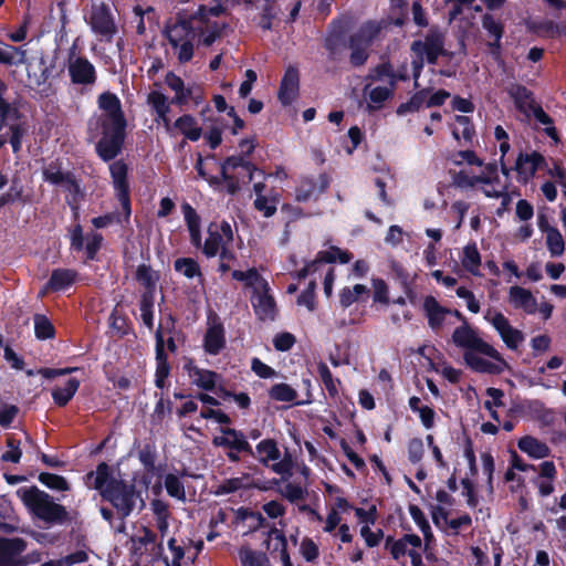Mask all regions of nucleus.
Masks as SVG:
<instances>
[{
    "instance_id": "nucleus-32",
    "label": "nucleus",
    "mask_w": 566,
    "mask_h": 566,
    "mask_svg": "<svg viewBox=\"0 0 566 566\" xmlns=\"http://www.w3.org/2000/svg\"><path fill=\"white\" fill-rule=\"evenodd\" d=\"M185 367L192 384L202 389H212L219 379V376L216 373L207 369H200L191 363L187 364Z\"/></svg>"
},
{
    "instance_id": "nucleus-22",
    "label": "nucleus",
    "mask_w": 566,
    "mask_h": 566,
    "mask_svg": "<svg viewBox=\"0 0 566 566\" xmlns=\"http://www.w3.org/2000/svg\"><path fill=\"white\" fill-rule=\"evenodd\" d=\"M452 342L455 346L470 352L475 350L481 345L483 346L485 340L479 336L475 329L468 324H463L453 331Z\"/></svg>"
},
{
    "instance_id": "nucleus-9",
    "label": "nucleus",
    "mask_w": 566,
    "mask_h": 566,
    "mask_svg": "<svg viewBox=\"0 0 566 566\" xmlns=\"http://www.w3.org/2000/svg\"><path fill=\"white\" fill-rule=\"evenodd\" d=\"M233 241V231L230 223L222 221L220 223H211L208 228V237L202 245V252L208 258L220 254L221 258L227 255V248Z\"/></svg>"
},
{
    "instance_id": "nucleus-47",
    "label": "nucleus",
    "mask_w": 566,
    "mask_h": 566,
    "mask_svg": "<svg viewBox=\"0 0 566 566\" xmlns=\"http://www.w3.org/2000/svg\"><path fill=\"white\" fill-rule=\"evenodd\" d=\"M6 90V85L0 81V117L2 123L8 126L17 122L18 109L3 98Z\"/></svg>"
},
{
    "instance_id": "nucleus-59",
    "label": "nucleus",
    "mask_w": 566,
    "mask_h": 566,
    "mask_svg": "<svg viewBox=\"0 0 566 566\" xmlns=\"http://www.w3.org/2000/svg\"><path fill=\"white\" fill-rule=\"evenodd\" d=\"M270 396L277 401H292L296 397V392L286 384H279L272 387Z\"/></svg>"
},
{
    "instance_id": "nucleus-53",
    "label": "nucleus",
    "mask_w": 566,
    "mask_h": 566,
    "mask_svg": "<svg viewBox=\"0 0 566 566\" xmlns=\"http://www.w3.org/2000/svg\"><path fill=\"white\" fill-rule=\"evenodd\" d=\"M153 307H154V295L143 294V297L140 301V317H142L143 323L149 329H151L154 326Z\"/></svg>"
},
{
    "instance_id": "nucleus-58",
    "label": "nucleus",
    "mask_w": 566,
    "mask_h": 566,
    "mask_svg": "<svg viewBox=\"0 0 566 566\" xmlns=\"http://www.w3.org/2000/svg\"><path fill=\"white\" fill-rule=\"evenodd\" d=\"M20 542L0 539V566H8L11 560V554L13 551H19Z\"/></svg>"
},
{
    "instance_id": "nucleus-31",
    "label": "nucleus",
    "mask_w": 566,
    "mask_h": 566,
    "mask_svg": "<svg viewBox=\"0 0 566 566\" xmlns=\"http://www.w3.org/2000/svg\"><path fill=\"white\" fill-rule=\"evenodd\" d=\"M133 547L136 553L143 555L149 553L151 556H158L163 554V547L155 543V535L144 528L140 535L132 538Z\"/></svg>"
},
{
    "instance_id": "nucleus-62",
    "label": "nucleus",
    "mask_w": 566,
    "mask_h": 566,
    "mask_svg": "<svg viewBox=\"0 0 566 566\" xmlns=\"http://www.w3.org/2000/svg\"><path fill=\"white\" fill-rule=\"evenodd\" d=\"M315 281H310L308 286L297 297V304L305 306L310 312L315 308Z\"/></svg>"
},
{
    "instance_id": "nucleus-15",
    "label": "nucleus",
    "mask_w": 566,
    "mask_h": 566,
    "mask_svg": "<svg viewBox=\"0 0 566 566\" xmlns=\"http://www.w3.org/2000/svg\"><path fill=\"white\" fill-rule=\"evenodd\" d=\"M544 164V157L536 151L520 154L514 166L517 180L526 184Z\"/></svg>"
},
{
    "instance_id": "nucleus-5",
    "label": "nucleus",
    "mask_w": 566,
    "mask_h": 566,
    "mask_svg": "<svg viewBox=\"0 0 566 566\" xmlns=\"http://www.w3.org/2000/svg\"><path fill=\"white\" fill-rule=\"evenodd\" d=\"M463 360L471 370L481 374L500 375L510 368L502 354L488 342L483 347L464 352Z\"/></svg>"
},
{
    "instance_id": "nucleus-2",
    "label": "nucleus",
    "mask_w": 566,
    "mask_h": 566,
    "mask_svg": "<svg viewBox=\"0 0 566 566\" xmlns=\"http://www.w3.org/2000/svg\"><path fill=\"white\" fill-rule=\"evenodd\" d=\"M99 115L90 123V130L101 134L96 149L101 158L111 160L117 156L124 139L125 118L120 102L115 94L103 93L98 97Z\"/></svg>"
},
{
    "instance_id": "nucleus-38",
    "label": "nucleus",
    "mask_w": 566,
    "mask_h": 566,
    "mask_svg": "<svg viewBox=\"0 0 566 566\" xmlns=\"http://www.w3.org/2000/svg\"><path fill=\"white\" fill-rule=\"evenodd\" d=\"M371 82L386 86L396 87L398 80H403V75H397L392 66L388 63L378 65L370 75Z\"/></svg>"
},
{
    "instance_id": "nucleus-56",
    "label": "nucleus",
    "mask_w": 566,
    "mask_h": 566,
    "mask_svg": "<svg viewBox=\"0 0 566 566\" xmlns=\"http://www.w3.org/2000/svg\"><path fill=\"white\" fill-rule=\"evenodd\" d=\"M482 27L489 32L490 35L494 38L495 46H499L500 40L503 34V27L500 22L495 21L494 18L490 14H485L482 18Z\"/></svg>"
},
{
    "instance_id": "nucleus-21",
    "label": "nucleus",
    "mask_w": 566,
    "mask_h": 566,
    "mask_svg": "<svg viewBox=\"0 0 566 566\" xmlns=\"http://www.w3.org/2000/svg\"><path fill=\"white\" fill-rule=\"evenodd\" d=\"M212 442L217 447H227L238 452L251 450L243 433L230 428L221 429L220 433L213 437Z\"/></svg>"
},
{
    "instance_id": "nucleus-13",
    "label": "nucleus",
    "mask_w": 566,
    "mask_h": 566,
    "mask_svg": "<svg viewBox=\"0 0 566 566\" xmlns=\"http://www.w3.org/2000/svg\"><path fill=\"white\" fill-rule=\"evenodd\" d=\"M423 310L428 318V324L434 332H439L447 325L451 324L452 316L458 318L461 317L458 311L452 312L441 306L432 296H427L424 298Z\"/></svg>"
},
{
    "instance_id": "nucleus-27",
    "label": "nucleus",
    "mask_w": 566,
    "mask_h": 566,
    "mask_svg": "<svg viewBox=\"0 0 566 566\" xmlns=\"http://www.w3.org/2000/svg\"><path fill=\"white\" fill-rule=\"evenodd\" d=\"M298 95V74L296 70L289 69L281 83L279 98L284 105L293 103Z\"/></svg>"
},
{
    "instance_id": "nucleus-42",
    "label": "nucleus",
    "mask_w": 566,
    "mask_h": 566,
    "mask_svg": "<svg viewBox=\"0 0 566 566\" xmlns=\"http://www.w3.org/2000/svg\"><path fill=\"white\" fill-rule=\"evenodd\" d=\"M43 175L44 179L52 185L65 188H69L74 185L73 177L67 172H63L61 168L55 165H50L49 167H46L44 169Z\"/></svg>"
},
{
    "instance_id": "nucleus-23",
    "label": "nucleus",
    "mask_w": 566,
    "mask_h": 566,
    "mask_svg": "<svg viewBox=\"0 0 566 566\" xmlns=\"http://www.w3.org/2000/svg\"><path fill=\"white\" fill-rule=\"evenodd\" d=\"M77 279L75 271L70 269H56L52 272L49 282L41 290L40 296L45 295L48 292H61L69 289Z\"/></svg>"
},
{
    "instance_id": "nucleus-17",
    "label": "nucleus",
    "mask_w": 566,
    "mask_h": 566,
    "mask_svg": "<svg viewBox=\"0 0 566 566\" xmlns=\"http://www.w3.org/2000/svg\"><path fill=\"white\" fill-rule=\"evenodd\" d=\"M395 88L377 83H369L364 88V97L367 109L370 112L380 109L386 101L391 98Z\"/></svg>"
},
{
    "instance_id": "nucleus-29",
    "label": "nucleus",
    "mask_w": 566,
    "mask_h": 566,
    "mask_svg": "<svg viewBox=\"0 0 566 566\" xmlns=\"http://www.w3.org/2000/svg\"><path fill=\"white\" fill-rule=\"evenodd\" d=\"M185 222L187 224L191 243L199 248L201 247V220L196 210L189 205L184 203L181 206Z\"/></svg>"
},
{
    "instance_id": "nucleus-10",
    "label": "nucleus",
    "mask_w": 566,
    "mask_h": 566,
    "mask_svg": "<svg viewBox=\"0 0 566 566\" xmlns=\"http://www.w3.org/2000/svg\"><path fill=\"white\" fill-rule=\"evenodd\" d=\"M255 457L281 476L291 474L292 462L287 457L281 459V452L275 441L271 439L262 440L255 448Z\"/></svg>"
},
{
    "instance_id": "nucleus-54",
    "label": "nucleus",
    "mask_w": 566,
    "mask_h": 566,
    "mask_svg": "<svg viewBox=\"0 0 566 566\" xmlns=\"http://www.w3.org/2000/svg\"><path fill=\"white\" fill-rule=\"evenodd\" d=\"M482 471L486 478V491L489 495L493 494V472H494V459L489 452L481 454Z\"/></svg>"
},
{
    "instance_id": "nucleus-51",
    "label": "nucleus",
    "mask_w": 566,
    "mask_h": 566,
    "mask_svg": "<svg viewBox=\"0 0 566 566\" xmlns=\"http://www.w3.org/2000/svg\"><path fill=\"white\" fill-rule=\"evenodd\" d=\"M546 245L553 256H559L564 253V239L557 229L548 231L546 234Z\"/></svg>"
},
{
    "instance_id": "nucleus-19",
    "label": "nucleus",
    "mask_w": 566,
    "mask_h": 566,
    "mask_svg": "<svg viewBox=\"0 0 566 566\" xmlns=\"http://www.w3.org/2000/svg\"><path fill=\"white\" fill-rule=\"evenodd\" d=\"M91 27L95 33L106 39H111L116 32L111 13L104 4L95 6L93 8L91 15Z\"/></svg>"
},
{
    "instance_id": "nucleus-52",
    "label": "nucleus",
    "mask_w": 566,
    "mask_h": 566,
    "mask_svg": "<svg viewBox=\"0 0 566 566\" xmlns=\"http://www.w3.org/2000/svg\"><path fill=\"white\" fill-rule=\"evenodd\" d=\"M276 197L258 196L254 200V208L269 218L276 212Z\"/></svg>"
},
{
    "instance_id": "nucleus-4",
    "label": "nucleus",
    "mask_w": 566,
    "mask_h": 566,
    "mask_svg": "<svg viewBox=\"0 0 566 566\" xmlns=\"http://www.w3.org/2000/svg\"><path fill=\"white\" fill-rule=\"evenodd\" d=\"M352 255L337 247H331L327 250L321 251L316 260L308 263L304 269L298 272V277L315 276L316 272L324 274L323 287L327 297L333 294V284L335 280L334 268L331 265L333 262L348 263Z\"/></svg>"
},
{
    "instance_id": "nucleus-6",
    "label": "nucleus",
    "mask_w": 566,
    "mask_h": 566,
    "mask_svg": "<svg viewBox=\"0 0 566 566\" xmlns=\"http://www.w3.org/2000/svg\"><path fill=\"white\" fill-rule=\"evenodd\" d=\"M386 27V21H368L350 36V62L354 65H361L366 62L369 46L379 39Z\"/></svg>"
},
{
    "instance_id": "nucleus-1",
    "label": "nucleus",
    "mask_w": 566,
    "mask_h": 566,
    "mask_svg": "<svg viewBox=\"0 0 566 566\" xmlns=\"http://www.w3.org/2000/svg\"><path fill=\"white\" fill-rule=\"evenodd\" d=\"M192 4L189 19L167 23L164 33L169 44L198 36L202 44L211 45L226 28V22L219 20L224 12L223 0H192Z\"/></svg>"
},
{
    "instance_id": "nucleus-30",
    "label": "nucleus",
    "mask_w": 566,
    "mask_h": 566,
    "mask_svg": "<svg viewBox=\"0 0 566 566\" xmlns=\"http://www.w3.org/2000/svg\"><path fill=\"white\" fill-rule=\"evenodd\" d=\"M226 345L223 327L220 324H211L205 335V350L210 355L219 354Z\"/></svg>"
},
{
    "instance_id": "nucleus-25",
    "label": "nucleus",
    "mask_w": 566,
    "mask_h": 566,
    "mask_svg": "<svg viewBox=\"0 0 566 566\" xmlns=\"http://www.w3.org/2000/svg\"><path fill=\"white\" fill-rule=\"evenodd\" d=\"M148 104L156 113V122L161 123L168 134H172V127L168 118L170 104L168 98L160 92L154 91L148 95Z\"/></svg>"
},
{
    "instance_id": "nucleus-40",
    "label": "nucleus",
    "mask_w": 566,
    "mask_h": 566,
    "mask_svg": "<svg viewBox=\"0 0 566 566\" xmlns=\"http://www.w3.org/2000/svg\"><path fill=\"white\" fill-rule=\"evenodd\" d=\"M241 566H271L268 556L263 552L253 551L248 546L239 549Z\"/></svg>"
},
{
    "instance_id": "nucleus-55",
    "label": "nucleus",
    "mask_w": 566,
    "mask_h": 566,
    "mask_svg": "<svg viewBox=\"0 0 566 566\" xmlns=\"http://www.w3.org/2000/svg\"><path fill=\"white\" fill-rule=\"evenodd\" d=\"M39 481L52 490H56V491L69 490V484H67L66 480L61 475H56V474H52V473H41L39 475Z\"/></svg>"
},
{
    "instance_id": "nucleus-11",
    "label": "nucleus",
    "mask_w": 566,
    "mask_h": 566,
    "mask_svg": "<svg viewBox=\"0 0 566 566\" xmlns=\"http://www.w3.org/2000/svg\"><path fill=\"white\" fill-rule=\"evenodd\" d=\"M387 547L394 559L400 560L406 555L411 559L412 566H424L419 552L421 538L416 534H406L397 541L387 539Z\"/></svg>"
},
{
    "instance_id": "nucleus-7",
    "label": "nucleus",
    "mask_w": 566,
    "mask_h": 566,
    "mask_svg": "<svg viewBox=\"0 0 566 566\" xmlns=\"http://www.w3.org/2000/svg\"><path fill=\"white\" fill-rule=\"evenodd\" d=\"M413 77L417 82L424 62L436 63L437 59L443 52V41L441 33L431 31L423 41H415L411 45Z\"/></svg>"
},
{
    "instance_id": "nucleus-63",
    "label": "nucleus",
    "mask_w": 566,
    "mask_h": 566,
    "mask_svg": "<svg viewBox=\"0 0 566 566\" xmlns=\"http://www.w3.org/2000/svg\"><path fill=\"white\" fill-rule=\"evenodd\" d=\"M248 476L229 479L219 485L217 493L228 494L241 488H245L248 485Z\"/></svg>"
},
{
    "instance_id": "nucleus-37",
    "label": "nucleus",
    "mask_w": 566,
    "mask_h": 566,
    "mask_svg": "<svg viewBox=\"0 0 566 566\" xmlns=\"http://www.w3.org/2000/svg\"><path fill=\"white\" fill-rule=\"evenodd\" d=\"M156 360V386L158 388H164L165 380L169 375V365L164 354V340L159 332H157Z\"/></svg>"
},
{
    "instance_id": "nucleus-20",
    "label": "nucleus",
    "mask_w": 566,
    "mask_h": 566,
    "mask_svg": "<svg viewBox=\"0 0 566 566\" xmlns=\"http://www.w3.org/2000/svg\"><path fill=\"white\" fill-rule=\"evenodd\" d=\"M255 315L261 321H273L276 315V304L271 289L250 296Z\"/></svg>"
},
{
    "instance_id": "nucleus-39",
    "label": "nucleus",
    "mask_w": 566,
    "mask_h": 566,
    "mask_svg": "<svg viewBox=\"0 0 566 566\" xmlns=\"http://www.w3.org/2000/svg\"><path fill=\"white\" fill-rule=\"evenodd\" d=\"M0 63L6 65L25 64L27 51L23 48L0 43Z\"/></svg>"
},
{
    "instance_id": "nucleus-24",
    "label": "nucleus",
    "mask_w": 566,
    "mask_h": 566,
    "mask_svg": "<svg viewBox=\"0 0 566 566\" xmlns=\"http://www.w3.org/2000/svg\"><path fill=\"white\" fill-rule=\"evenodd\" d=\"M232 277L243 282L244 286L250 290L251 295L264 292L270 289L269 282L254 268L247 271L234 270Z\"/></svg>"
},
{
    "instance_id": "nucleus-46",
    "label": "nucleus",
    "mask_w": 566,
    "mask_h": 566,
    "mask_svg": "<svg viewBox=\"0 0 566 566\" xmlns=\"http://www.w3.org/2000/svg\"><path fill=\"white\" fill-rule=\"evenodd\" d=\"M175 270L187 279L201 277L200 266L191 258H181L175 261Z\"/></svg>"
},
{
    "instance_id": "nucleus-41",
    "label": "nucleus",
    "mask_w": 566,
    "mask_h": 566,
    "mask_svg": "<svg viewBox=\"0 0 566 566\" xmlns=\"http://www.w3.org/2000/svg\"><path fill=\"white\" fill-rule=\"evenodd\" d=\"M165 81L166 84L175 92V103L184 104L190 98L192 87H185L184 81L179 76L174 73H169Z\"/></svg>"
},
{
    "instance_id": "nucleus-60",
    "label": "nucleus",
    "mask_w": 566,
    "mask_h": 566,
    "mask_svg": "<svg viewBox=\"0 0 566 566\" xmlns=\"http://www.w3.org/2000/svg\"><path fill=\"white\" fill-rule=\"evenodd\" d=\"M272 541L274 542V551L279 552V560L282 563V566H293L287 553V543L285 537L282 534L276 533Z\"/></svg>"
},
{
    "instance_id": "nucleus-44",
    "label": "nucleus",
    "mask_w": 566,
    "mask_h": 566,
    "mask_svg": "<svg viewBox=\"0 0 566 566\" xmlns=\"http://www.w3.org/2000/svg\"><path fill=\"white\" fill-rule=\"evenodd\" d=\"M167 493L181 502L186 501V492L182 479L176 474H167L164 480Z\"/></svg>"
},
{
    "instance_id": "nucleus-64",
    "label": "nucleus",
    "mask_w": 566,
    "mask_h": 566,
    "mask_svg": "<svg viewBox=\"0 0 566 566\" xmlns=\"http://www.w3.org/2000/svg\"><path fill=\"white\" fill-rule=\"evenodd\" d=\"M9 126L10 129V144L14 153L19 151L21 148L22 137L25 134V128L19 122L12 123Z\"/></svg>"
},
{
    "instance_id": "nucleus-8",
    "label": "nucleus",
    "mask_w": 566,
    "mask_h": 566,
    "mask_svg": "<svg viewBox=\"0 0 566 566\" xmlns=\"http://www.w3.org/2000/svg\"><path fill=\"white\" fill-rule=\"evenodd\" d=\"M484 319L496 331L502 342L511 350H517L525 340L522 331L514 327L503 313L495 308H489L484 313Z\"/></svg>"
},
{
    "instance_id": "nucleus-57",
    "label": "nucleus",
    "mask_w": 566,
    "mask_h": 566,
    "mask_svg": "<svg viewBox=\"0 0 566 566\" xmlns=\"http://www.w3.org/2000/svg\"><path fill=\"white\" fill-rule=\"evenodd\" d=\"M168 552L169 555H165V562L167 566H181V559L184 557V549L176 545V539L170 537L168 539Z\"/></svg>"
},
{
    "instance_id": "nucleus-33",
    "label": "nucleus",
    "mask_w": 566,
    "mask_h": 566,
    "mask_svg": "<svg viewBox=\"0 0 566 566\" xmlns=\"http://www.w3.org/2000/svg\"><path fill=\"white\" fill-rule=\"evenodd\" d=\"M459 258L461 265L465 271L475 276L481 275V254L475 243L464 245Z\"/></svg>"
},
{
    "instance_id": "nucleus-35",
    "label": "nucleus",
    "mask_w": 566,
    "mask_h": 566,
    "mask_svg": "<svg viewBox=\"0 0 566 566\" xmlns=\"http://www.w3.org/2000/svg\"><path fill=\"white\" fill-rule=\"evenodd\" d=\"M517 446L521 451L534 459H543L549 454L547 444L531 436L520 439Z\"/></svg>"
},
{
    "instance_id": "nucleus-3",
    "label": "nucleus",
    "mask_w": 566,
    "mask_h": 566,
    "mask_svg": "<svg viewBox=\"0 0 566 566\" xmlns=\"http://www.w3.org/2000/svg\"><path fill=\"white\" fill-rule=\"evenodd\" d=\"M17 495L32 515L46 523L60 522L66 515L62 505L55 503L48 493L35 486L21 488L17 491Z\"/></svg>"
},
{
    "instance_id": "nucleus-36",
    "label": "nucleus",
    "mask_w": 566,
    "mask_h": 566,
    "mask_svg": "<svg viewBox=\"0 0 566 566\" xmlns=\"http://www.w3.org/2000/svg\"><path fill=\"white\" fill-rule=\"evenodd\" d=\"M88 479L94 480L93 488L98 490L103 496L118 482L111 476V469L106 463H101L96 471L88 475Z\"/></svg>"
},
{
    "instance_id": "nucleus-50",
    "label": "nucleus",
    "mask_w": 566,
    "mask_h": 566,
    "mask_svg": "<svg viewBox=\"0 0 566 566\" xmlns=\"http://www.w3.org/2000/svg\"><path fill=\"white\" fill-rule=\"evenodd\" d=\"M34 332L40 339H48L54 336V327L51 322L41 314L34 315Z\"/></svg>"
},
{
    "instance_id": "nucleus-61",
    "label": "nucleus",
    "mask_w": 566,
    "mask_h": 566,
    "mask_svg": "<svg viewBox=\"0 0 566 566\" xmlns=\"http://www.w3.org/2000/svg\"><path fill=\"white\" fill-rule=\"evenodd\" d=\"M472 127L470 125V120L467 116H455L454 118V127H453V136L459 139L462 136L465 139L471 138Z\"/></svg>"
},
{
    "instance_id": "nucleus-48",
    "label": "nucleus",
    "mask_w": 566,
    "mask_h": 566,
    "mask_svg": "<svg viewBox=\"0 0 566 566\" xmlns=\"http://www.w3.org/2000/svg\"><path fill=\"white\" fill-rule=\"evenodd\" d=\"M239 166H243L249 170L250 179L253 180L256 177L264 178V174L261 170H258L256 168L252 167L249 163H247L242 157L240 156H232L226 159V161L222 164V174L226 175V171L229 168H235Z\"/></svg>"
},
{
    "instance_id": "nucleus-16",
    "label": "nucleus",
    "mask_w": 566,
    "mask_h": 566,
    "mask_svg": "<svg viewBox=\"0 0 566 566\" xmlns=\"http://www.w3.org/2000/svg\"><path fill=\"white\" fill-rule=\"evenodd\" d=\"M109 171L118 200L126 213L129 214L128 184L126 181L127 167L123 161L118 160L109 165Z\"/></svg>"
},
{
    "instance_id": "nucleus-43",
    "label": "nucleus",
    "mask_w": 566,
    "mask_h": 566,
    "mask_svg": "<svg viewBox=\"0 0 566 566\" xmlns=\"http://www.w3.org/2000/svg\"><path fill=\"white\" fill-rule=\"evenodd\" d=\"M138 283L146 290L144 294L154 295L157 283V274L147 265H139L136 272Z\"/></svg>"
},
{
    "instance_id": "nucleus-34",
    "label": "nucleus",
    "mask_w": 566,
    "mask_h": 566,
    "mask_svg": "<svg viewBox=\"0 0 566 566\" xmlns=\"http://www.w3.org/2000/svg\"><path fill=\"white\" fill-rule=\"evenodd\" d=\"M80 380L75 377L66 379L62 385H57L52 390L54 403L60 407L65 406L76 394L80 387Z\"/></svg>"
},
{
    "instance_id": "nucleus-26",
    "label": "nucleus",
    "mask_w": 566,
    "mask_h": 566,
    "mask_svg": "<svg viewBox=\"0 0 566 566\" xmlns=\"http://www.w3.org/2000/svg\"><path fill=\"white\" fill-rule=\"evenodd\" d=\"M481 191L488 198H500L504 195V187L500 182L496 176V169L492 166H488L481 175L479 182Z\"/></svg>"
},
{
    "instance_id": "nucleus-18",
    "label": "nucleus",
    "mask_w": 566,
    "mask_h": 566,
    "mask_svg": "<svg viewBox=\"0 0 566 566\" xmlns=\"http://www.w3.org/2000/svg\"><path fill=\"white\" fill-rule=\"evenodd\" d=\"M509 303L516 310H521L526 314H535L537 312V301L530 290L514 285L509 289Z\"/></svg>"
},
{
    "instance_id": "nucleus-45",
    "label": "nucleus",
    "mask_w": 566,
    "mask_h": 566,
    "mask_svg": "<svg viewBox=\"0 0 566 566\" xmlns=\"http://www.w3.org/2000/svg\"><path fill=\"white\" fill-rule=\"evenodd\" d=\"M193 40L195 38H188L176 43L169 44L174 55L180 63L189 62L193 56Z\"/></svg>"
},
{
    "instance_id": "nucleus-14",
    "label": "nucleus",
    "mask_w": 566,
    "mask_h": 566,
    "mask_svg": "<svg viewBox=\"0 0 566 566\" xmlns=\"http://www.w3.org/2000/svg\"><path fill=\"white\" fill-rule=\"evenodd\" d=\"M105 499L112 502L116 510L123 515L127 516L136 501V495L133 485H127L120 481L106 491Z\"/></svg>"
},
{
    "instance_id": "nucleus-28",
    "label": "nucleus",
    "mask_w": 566,
    "mask_h": 566,
    "mask_svg": "<svg viewBox=\"0 0 566 566\" xmlns=\"http://www.w3.org/2000/svg\"><path fill=\"white\" fill-rule=\"evenodd\" d=\"M174 136L176 130L182 134L186 138L191 142H197L202 135V129L199 126L197 119L191 115H182L176 119V122L171 125Z\"/></svg>"
},
{
    "instance_id": "nucleus-49",
    "label": "nucleus",
    "mask_w": 566,
    "mask_h": 566,
    "mask_svg": "<svg viewBox=\"0 0 566 566\" xmlns=\"http://www.w3.org/2000/svg\"><path fill=\"white\" fill-rule=\"evenodd\" d=\"M367 292L368 289L364 284H356L353 287H345L340 291L339 302L344 307H348Z\"/></svg>"
},
{
    "instance_id": "nucleus-12",
    "label": "nucleus",
    "mask_w": 566,
    "mask_h": 566,
    "mask_svg": "<svg viewBox=\"0 0 566 566\" xmlns=\"http://www.w3.org/2000/svg\"><path fill=\"white\" fill-rule=\"evenodd\" d=\"M67 71L74 84L91 85L96 81L95 66L84 56L71 50L67 60Z\"/></svg>"
}]
</instances>
